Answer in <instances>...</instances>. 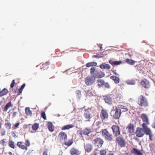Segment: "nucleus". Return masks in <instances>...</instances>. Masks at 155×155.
I'll return each instance as SVG.
<instances>
[{
    "instance_id": "34",
    "label": "nucleus",
    "mask_w": 155,
    "mask_h": 155,
    "mask_svg": "<svg viewBox=\"0 0 155 155\" xmlns=\"http://www.w3.org/2000/svg\"><path fill=\"white\" fill-rule=\"evenodd\" d=\"M8 144L9 147L13 149L15 148V142L14 141L12 140H9Z\"/></svg>"
},
{
    "instance_id": "10",
    "label": "nucleus",
    "mask_w": 155,
    "mask_h": 155,
    "mask_svg": "<svg viewBox=\"0 0 155 155\" xmlns=\"http://www.w3.org/2000/svg\"><path fill=\"white\" fill-rule=\"evenodd\" d=\"M79 134L81 137H83V135L88 136V134L92 132L91 129L86 128L82 130L78 131Z\"/></svg>"
},
{
    "instance_id": "11",
    "label": "nucleus",
    "mask_w": 155,
    "mask_h": 155,
    "mask_svg": "<svg viewBox=\"0 0 155 155\" xmlns=\"http://www.w3.org/2000/svg\"><path fill=\"white\" fill-rule=\"evenodd\" d=\"M111 129L113 131L114 135L115 137H117L120 134V130L119 127L117 125H113Z\"/></svg>"
},
{
    "instance_id": "33",
    "label": "nucleus",
    "mask_w": 155,
    "mask_h": 155,
    "mask_svg": "<svg viewBox=\"0 0 155 155\" xmlns=\"http://www.w3.org/2000/svg\"><path fill=\"white\" fill-rule=\"evenodd\" d=\"M125 61L131 65H133L135 63V62L133 60L128 58L125 59Z\"/></svg>"
},
{
    "instance_id": "8",
    "label": "nucleus",
    "mask_w": 155,
    "mask_h": 155,
    "mask_svg": "<svg viewBox=\"0 0 155 155\" xmlns=\"http://www.w3.org/2000/svg\"><path fill=\"white\" fill-rule=\"evenodd\" d=\"M116 142L121 147H124L126 144L125 139L123 137H119L116 138Z\"/></svg>"
},
{
    "instance_id": "26",
    "label": "nucleus",
    "mask_w": 155,
    "mask_h": 155,
    "mask_svg": "<svg viewBox=\"0 0 155 155\" xmlns=\"http://www.w3.org/2000/svg\"><path fill=\"white\" fill-rule=\"evenodd\" d=\"M105 75L104 73L102 71H100L98 72L95 74V77L97 78H101L104 77Z\"/></svg>"
},
{
    "instance_id": "59",
    "label": "nucleus",
    "mask_w": 155,
    "mask_h": 155,
    "mask_svg": "<svg viewBox=\"0 0 155 155\" xmlns=\"http://www.w3.org/2000/svg\"><path fill=\"white\" fill-rule=\"evenodd\" d=\"M108 155H114L113 153H109V154H108Z\"/></svg>"
},
{
    "instance_id": "36",
    "label": "nucleus",
    "mask_w": 155,
    "mask_h": 155,
    "mask_svg": "<svg viewBox=\"0 0 155 155\" xmlns=\"http://www.w3.org/2000/svg\"><path fill=\"white\" fill-rule=\"evenodd\" d=\"M25 84H23L21 86L20 88L18 90V95L22 93L23 90V89L25 87Z\"/></svg>"
},
{
    "instance_id": "30",
    "label": "nucleus",
    "mask_w": 155,
    "mask_h": 155,
    "mask_svg": "<svg viewBox=\"0 0 155 155\" xmlns=\"http://www.w3.org/2000/svg\"><path fill=\"white\" fill-rule=\"evenodd\" d=\"M8 92V90L6 88H4L0 92V97H2L6 95Z\"/></svg>"
},
{
    "instance_id": "15",
    "label": "nucleus",
    "mask_w": 155,
    "mask_h": 155,
    "mask_svg": "<svg viewBox=\"0 0 155 155\" xmlns=\"http://www.w3.org/2000/svg\"><path fill=\"white\" fill-rule=\"evenodd\" d=\"M84 116L86 119V121H89L90 119L91 118L90 111L87 109H86L85 110Z\"/></svg>"
},
{
    "instance_id": "51",
    "label": "nucleus",
    "mask_w": 155,
    "mask_h": 155,
    "mask_svg": "<svg viewBox=\"0 0 155 155\" xmlns=\"http://www.w3.org/2000/svg\"><path fill=\"white\" fill-rule=\"evenodd\" d=\"M17 112H13L12 114V115L13 117H15L16 116V115L17 114Z\"/></svg>"
},
{
    "instance_id": "47",
    "label": "nucleus",
    "mask_w": 155,
    "mask_h": 155,
    "mask_svg": "<svg viewBox=\"0 0 155 155\" xmlns=\"http://www.w3.org/2000/svg\"><path fill=\"white\" fill-rule=\"evenodd\" d=\"M95 69L94 67H92L91 68V74L92 75H94V72Z\"/></svg>"
},
{
    "instance_id": "55",
    "label": "nucleus",
    "mask_w": 155,
    "mask_h": 155,
    "mask_svg": "<svg viewBox=\"0 0 155 155\" xmlns=\"http://www.w3.org/2000/svg\"><path fill=\"white\" fill-rule=\"evenodd\" d=\"M100 50H101L102 49V45L101 44H100Z\"/></svg>"
},
{
    "instance_id": "9",
    "label": "nucleus",
    "mask_w": 155,
    "mask_h": 155,
    "mask_svg": "<svg viewBox=\"0 0 155 155\" xmlns=\"http://www.w3.org/2000/svg\"><path fill=\"white\" fill-rule=\"evenodd\" d=\"M100 116L102 121H106L108 118V114L106 110L102 109Z\"/></svg>"
},
{
    "instance_id": "45",
    "label": "nucleus",
    "mask_w": 155,
    "mask_h": 155,
    "mask_svg": "<svg viewBox=\"0 0 155 155\" xmlns=\"http://www.w3.org/2000/svg\"><path fill=\"white\" fill-rule=\"evenodd\" d=\"M120 108L122 109H123L124 111V112H127L128 111V109L126 107L121 105L120 106Z\"/></svg>"
},
{
    "instance_id": "44",
    "label": "nucleus",
    "mask_w": 155,
    "mask_h": 155,
    "mask_svg": "<svg viewBox=\"0 0 155 155\" xmlns=\"http://www.w3.org/2000/svg\"><path fill=\"white\" fill-rule=\"evenodd\" d=\"M20 124L19 123H17L13 125L12 128L14 129L17 128Z\"/></svg>"
},
{
    "instance_id": "13",
    "label": "nucleus",
    "mask_w": 155,
    "mask_h": 155,
    "mask_svg": "<svg viewBox=\"0 0 155 155\" xmlns=\"http://www.w3.org/2000/svg\"><path fill=\"white\" fill-rule=\"evenodd\" d=\"M114 114L113 115V117L116 119H119L121 115V109L119 108H116L114 110Z\"/></svg>"
},
{
    "instance_id": "14",
    "label": "nucleus",
    "mask_w": 155,
    "mask_h": 155,
    "mask_svg": "<svg viewBox=\"0 0 155 155\" xmlns=\"http://www.w3.org/2000/svg\"><path fill=\"white\" fill-rule=\"evenodd\" d=\"M141 84L142 86L145 88H148L150 87V83L148 80L144 78L141 81Z\"/></svg>"
},
{
    "instance_id": "21",
    "label": "nucleus",
    "mask_w": 155,
    "mask_h": 155,
    "mask_svg": "<svg viewBox=\"0 0 155 155\" xmlns=\"http://www.w3.org/2000/svg\"><path fill=\"white\" fill-rule=\"evenodd\" d=\"M70 152L71 155H79L80 153L79 150L74 148L70 150Z\"/></svg>"
},
{
    "instance_id": "17",
    "label": "nucleus",
    "mask_w": 155,
    "mask_h": 155,
    "mask_svg": "<svg viewBox=\"0 0 155 155\" xmlns=\"http://www.w3.org/2000/svg\"><path fill=\"white\" fill-rule=\"evenodd\" d=\"M84 149L85 151L87 153L91 151L93 149L92 146L89 143H87L84 145Z\"/></svg>"
},
{
    "instance_id": "58",
    "label": "nucleus",
    "mask_w": 155,
    "mask_h": 155,
    "mask_svg": "<svg viewBox=\"0 0 155 155\" xmlns=\"http://www.w3.org/2000/svg\"><path fill=\"white\" fill-rule=\"evenodd\" d=\"M9 154H10V155H12V153L11 152H9V153H8Z\"/></svg>"
},
{
    "instance_id": "22",
    "label": "nucleus",
    "mask_w": 155,
    "mask_h": 155,
    "mask_svg": "<svg viewBox=\"0 0 155 155\" xmlns=\"http://www.w3.org/2000/svg\"><path fill=\"white\" fill-rule=\"evenodd\" d=\"M109 62L112 66H114L120 64L122 63V61H116L110 60L109 61Z\"/></svg>"
},
{
    "instance_id": "39",
    "label": "nucleus",
    "mask_w": 155,
    "mask_h": 155,
    "mask_svg": "<svg viewBox=\"0 0 155 155\" xmlns=\"http://www.w3.org/2000/svg\"><path fill=\"white\" fill-rule=\"evenodd\" d=\"M5 127L8 129H11V124L10 123H6L5 124Z\"/></svg>"
},
{
    "instance_id": "4",
    "label": "nucleus",
    "mask_w": 155,
    "mask_h": 155,
    "mask_svg": "<svg viewBox=\"0 0 155 155\" xmlns=\"http://www.w3.org/2000/svg\"><path fill=\"white\" fill-rule=\"evenodd\" d=\"M101 132L102 136L105 140L109 141H112L113 139V135L107 129H102L101 130Z\"/></svg>"
},
{
    "instance_id": "50",
    "label": "nucleus",
    "mask_w": 155,
    "mask_h": 155,
    "mask_svg": "<svg viewBox=\"0 0 155 155\" xmlns=\"http://www.w3.org/2000/svg\"><path fill=\"white\" fill-rule=\"evenodd\" d=\"M112 72L115 75H119L116 72V70H112Z\"/></svg>"
},
{
    "instance_id": "35",
    "label": "nucleus",
    "mask_w": 155,
    "mask_h": 155,
    "mask_svg": "<svg viewBox=\"0 0 155 155\" xmlns=\"http://www.w3.org/2000/svg\"><path fill=\"white\" fill-rule=\"evenodd\" d=\"M39 127V124L37 123H35L34 124H33L32 127V129L36 131V130H38Z\"/></svg>"
},
{
    "instance_id": "46",
    "label": "nucleus",
    "mask_w": 155,
    "mask_h": 155,
    "mask_svg": "<svg viewBox=\"0 0 155 155\" xmlns=\"http://www.w3.org/2000/svg\"><path fill=\"white\" fill-rule=\"evenodd\" d=\"M100 155H106V151L104 150H102L100 151Z\"/></svg>"
},
{
    "instance_id": "48",
    "label": "nucleus",
    "mask_w": 155,
    "mask_h": 155,
    "mask_svg": "<svg viewBox=\"0 0 155 155\" xmlns=\"http://www.w3.org/2000/svg\"><path fill=\"white\" fill-rule=\"evenodd\" d=\"M15 84H16L15 82V80H13L12 83L10 84V87L11 88H13L14 86L15 85Z\"/></svg>"
},
{
    "instance_id": "12",
    "label": "nucleus",
    "mask_w": 155,
    "mask_h": 155,
    "mask_svg": "<svg viewBox=\"0 0 155 155\" xmlns=\"http://www.w3.org/2000/svg\"><path fill=\"white\" fill-rule=\"evenodd\" d=\"M141 118L143 122V124H144L147 125L150 124V120L149 117L147 114L143 113L141 114Z\"/></svg>"
},
{
    "instance_id": "31",
    "label": "nucleus",
    "mask_w": 155,
    "mask_h": 155,
    "mask_svg": "<svg viewBox=\"0 0 155 155\" xmlns=\"http://www.w3.org/2000/svg\"><path fill=\"white\" fill-rule=\"evenodd\" d=\"M146 135H149L150 140L151 141H152V137L153 136V134H152V132L151 131V130L150 128L148 130V132H147Z\"/></svg>"
},
{
    "instance_id": "42",
    "label": "nucleus",
    "mask_w": 155,
    "mask_h": 155,
    "mask_svg": "<svg viewBox=\"0 0 155 155\" xmlns=\"http://www.w3.org/2000/svg\"><path fill=\"white\" fill-rule=\"evenodd\" d=\"M41 117L44 120H45L46 119V114L45 112H42L41 114Z\"/></svg>"
},
{
    "instance_id": "32",
    "label": "nucleus",
    "mask_w": 155,
    "mask_h": 155,
    "mask_svg": "<svg viewBox=\"0 0 155 155\" xmlns=\"http://www.w3.org/2000/svg\"><path fill=\"white\" fill-rule=\"evenodd\" d=\"M97 63L95 62H89L86 64V66L87 67L91 66H95L97 65Z\"/></svg>"
},
{
    "instance_id": "53",
    "label": "nucleus",
    "mask_w": 155,
    "mask_h": 155,
    "mask_svg": "<svg viewBox=\"0 0 155 155\" xmlns=\"http://www.w3.org/2000/svg\"><path fill=\"white\" fill-rule=\"evenodd\" d=\"M105 87L107 88H109L110 87V85L109 84L107 83H106L105 84Z\"/></svg>"
},
{
    "instance_id": "1",
    "label": "nucleus",
    "mask_w": 155,
    "mask_h": 155,
    "mask_svg": "<svg viewBox=\"0 0 155 155\" xmlns=\"http://www.w3.org/2000/svg\"><path fill=\"white\" fill-rule=\"evenodd\" d=\"M141 125L142 128L137 127L135 132L136 136L139 137H142L145 134H146L150 128L144 124H142Z\"/></svg>"
},
{
    "instance_id": "37",
    "label": "nucleus",
    "mask_w": 155,
    "mask_h": 155,
    "mask_svg": "<svg viewBox=\"0 0 155 155\" xmlns=\"http://www.w3.org/2000/svg\"><path fill=\"white\" fill-rule=\"evenodd\" d=\"M25 113L27 115H29L30 116H31L32 114L31 111L30 110L29 107H27L25 108Z\"/></svg>"
},
{
    "instance_id": "23",
    "label": "nucleus",
    "mask_w": 155,
    "mask_h": 155,
    "mask_svg": "<svg viewBox=\"0 0 155 155\" xmlns=\"http://www.w3.org/2000/svg\"><path fill=\"white\" fill-rule=\"evenodd\" d=\"M47 127L49 130L51 132H52L54 130V127L52 123L51 122H49L47 124Z\"/></svg>"
},
{
    "instance_id": "3",
    "label": "nucleus",
    "mask_w": 155,
    "mask_h": 155,
    "mask_svg": "<svg viewBox=\"0 0 155 155\" xmlns=\"http://www.w3.org/2000/svg\"><path fill=\"white\" fill-rule=\"evenodd\" d=\"M137 103L140 106L144 107H147L149 106L147 98L142 95H140L138 97Z\"/></svg>"
},
{
    "instance_id": "19",
    "label": "nucleus",
    "mask_w": 155,
    "mask_h": 155,
    "mask_svg": "<svg viewBox=\"0 0 155 155\" xmlns=\"http://www.w3.org/2000/svg\"><path fill=\"white\" fill-rule=\"evenodd\" d=\"M13 106V104L12 103L11 101H10L5 105L4 108L3 109V111L4 112H6L10 107H12Z\"/></svg>"
},
{
    "instance_id": "6",
    "label": "nucleus",
    "mask_w": 155,
    "mask_h": 155,
    "mask_svg": "<svg viewBox=\"0 0 155 155\" xmlns=\"http://www.w3.org/2000/svg\"><path fill=\"white\" fill-rule=\"evenodd\" d=\"M30 145V143L29 140H26L25 141V143L22 142H18L17 143V146L20 148L22 150H28L27 147H29Z\"/></svg>"
},
{
    "instance_id": "7",
    "label": "nucleus",
    "mask_w": 155,
    "mask_h": 155,
    "mask_svg": "<svg viewBox=\"0 0 155 155\" xmlns=\"http://www.w3.org/2000/svg\"><path fill=\"white\" fill-rule=\"evenodd\" d=\"M104 142L102 139L97 137L92 140V143L95 147L100 148L102 147Z\"/></svg>"
},
{
    "instance_id": "18",
    "label": "nucleus",
    "mask_w": 155,
    "mask_h": 155,
    "mask_svg": "<svg viewBox=\"0 0 155 155\" xmlns=\"http://www.w3.org/2000/svg\"><path fill=\"white\" fill-rule=\"evenodd\" d=\"M134 127L133 124L131 123H130L127 127V129H128L130 134H133L134 133Z\"/></svg>"
},
{
    "instance_id": "56",
    "label": "nucleus",
    "mask_w": 155,
    "mask_h": 155,
    "mask_svg": "<svg viewBox=\"0 0 155 155\" xmlns=\"http://www.w3.org/2000/svg\"><path fill=\"white\" fill-rule=\"evenodd\" d=\"M98 155V153L96 152H95L94 154L93 155Z\"/></svg>"
},
{
    "instance_id": "27",
    "label": "nucleus",
    "mask_w": 155,
    "mask_h": 155,
    "mask_svg": "<svg viewBox=\"0 0 155 155\" xmlns=\"http://www.w3.org/2000/svg\"><path fill=\"white\" fill-rule=\"evenodd\" d=\"M110 78L111 79L113 80L116 84H118L120 82V79L117 76H113L110 77Z\"/></svg>"
},
{
    "instance_id": "60",
    "label": "nucleus",
    "mask_w": 155,
    "mask_h": 155,
    "mask_svg": "<svg viewBox=\"0 0 155 155\" xmlns=\"http://www.w3.org/2000/svg\"><path fill=\"white\" fill-rule=\"evenodd\" d=\"M97 123H98V124H100V122H98Z\"/></svg>"
},
{
    "instance_id": "20",
    "label": "nucleus",
    "mask_w": 155,
    "mask_h": 155,
    "mask_svg": "<svg viewBox=\"0 0 155 155\" xmlns=\"http://www.w3.org/2000/svg\"><path fill=\"white\" fill-rule=\"evenodd\" d=\"M104 100L105 102L109 104H111L112 103V98L110 96L107 95L105 96Z\"/></svg>"
},
{
    "instance_id": "25",
    "label": "nucleus",
    "mask_w": 155,
    "mask_h": 155,
    "mask_svg": "<svg viewBox=\"0 0 155 155\" xmlns=\"http://www.w3.org/2000/svg\"><path fill=\"white\" fill-rule=\"evenodd\" d=\"M100 67L102 69H108L110 68V66L109 64L105 63H102L100 65Z\"/></svg>"
},
{
    "instance_id": "57",
    "label": "nucleus",
    "mask_w": 155,
    "mask_h": 155,
    "mask_svg": "<svg viewBox=\"0 0 155 155\" xmlns=\"http://www.w3.org/2000/svg\"><path fill=\"white\" fill-rule=\"evenodd\" d=\"M3 102L2 101H0V106L3 103Z\"/></svg>"
},
{
    "instance_id": "16",
    "label": "nucleus",
    "mask_w": 155,
    "mask_h": 155,
    "mask_svg": "<svg viewBox=\"0 0 155 155\" xmlns=\"http://www.w3.org/2000/svg\"><path fill=\"white\" fill-rule=\"evenodd\" d=\"M130 152L134 155H143V154L140 150L135 148H133Z\"/></svg>"
},
{
    "instance_id": "54",
    "label": "nucleus",
    "mask_w": 155,
    "mask_h": 155,
    "mask_svg": "<svg viewBox=\"0 0 155 155\" xmlns=\"http://www.w3.org/2000/svg\"><path fill=\"white\" fill-rule=\"evenodd\" d=\"M43 155H48V153L46 150L43 151Z\"/></svg>"
},
{
    "instance_id": "38",
    "label": "nucleus",
    "mask_w": 155,
    "mask_h": 155,
    "mask_svg": "<svg viewBox=\"0 0 155 155\" xmlns=\"http://www.w3.org/2000/svg\"><path fill=\"white\" fill-rule=\"evenodd\" d=\"M76 94L78 98H80L81 97V93L80 90H77L76 91Z\"/></svg>"
},
{
    "instance_id": "52",
    "label": "nucleus",
    "mask_w": 155,
    "mask_h": 155,
    "mask_svg": "<svg viewBox=\"0 0 155 155\" xmlns=\"http://www.w3.org/2000/svg\"><path fill=\"white\" fill-rule=\"evenodd\" d=\"M11 134H12V135L13 137H15L16 136V134L13 131H12L11 132Z\"/></svg>"
},
{
    "instance_id": "49",
    "label": "nucleus",
    "mask_w": 155,
    "mask_h": 155,
    "mask_svg": "<svg viewBox=\"0 0 155 155\" xmlns=\"http://www.w3.org/2000/svg\"><path fill=\"white\" fill-rule=\"evenodd\" d=\"M1 136H3L5 135L6 134V131L5 130H3L1 132Z\"/></svg>"
},
{
    "instance_id": "28",
    "label": "nucleus",
    "mask_w": 155,
    "mask_h": 155,
    "mask_svg": "<svg viewBox=\"0 0 155 155\" xmlns=\"http://www.w3.org/2000/svg\"><path fill=\"white\" fill-rule=\"evenodd\" d=\"M74 127V126L73 124H68L63 126L62 127L61 129L62 130H68L73 127Z\"/></svg>"
},
{
    "instance_id": "43",
    "label": "nucleus",
    "mask_w": 155,
    "mask_h": 155,
    "mask_svg": "<svg viewBox=\"0 0 155 155\" xmlns=\"http://www.w3.org/2000/svg\"><path fill=\"white\" fill-rule=\"evenodd\" d=\"M103 56L102 54H97L95 55H94L93 56V58H102Z\"/></svg>"
},
{
    "instance_id": "29",
    "label": "nucleus",
    "mask_w": 155,
    "mask_h": 155,
    "mask_svg": "<svg viewBox=\"0 0 155 155\" xmlns=\"http://www.w3.org/2000/svg\"><path fill=\"white\" fill-rule=\"evenodd\" d=\"M97 85L99 87H101V86L104 85L105 82L102 79H99L97 80Z\"/></svg>"
},
{
    "instance_id": "40",
    "label": "nucleus",
    "mask_w": 155,
    "mask_h": 155,
    "mask_svg": "<svg viewBox=\"0 0 155 155\" xmlns=\"http://www.w3.org/2000/svg\"><path fill=\"white\" fill-rule=\"evenodd\" d=\"M6 143V139H3L0 141V144L3 146H5Z\"/></svg>"
},
{
    "instance_id": "24",
    "label": "nucleus",
    "mask_w": 155,
    "mask_h": 155,
    "mask_svg": "<svg viewBox=\"0 0 155 155\" xmlns=\"http://www.w3.org/2000/svg\"><path fill=\"white\" fill-rule=\"evenodd\" d=\"M50 64L49 62H46L44 64H43L41 67V69L42 70H45L48 69V65Z\"/></svg>"
},
{
    "instance_id": "41",
    "label": "nucleus",
    "mask_w": 155,
    "mask_h": 155,
    "mask_svg": "<svg viewBox=\"0 0 155 155\" xmlns=\"http://www.w3.org/2000/svg\"><path fill=\"white\" fill-rule=\"evenodd\" d=\"M127 83L128 84L131 85H134L135 84V81L133 80L128 81Z\"/></svg>"
},
{
    "instance_id": "5",
    "label": "nucleus",
    "mask_w": 155,
    "mask_h": 155,
    "mask_svg": "<svg viewBox=\"0 0 155 155\" xmlns=\"http://www.w3.org/2000/svg\"><path fill=\"white\" fill-rule=\"evenodd\" d=\"M95 81V77L94 75L88 76L84 78V82L87 86H91Z\"/></svg>"
},
{
    "instance_id": "2",
    "label": "nucleus",
    "mask_w": 155,
    "mask_h": 155,
    "mask_svg": "<svg viewBox=\"0 0 155 155\" xmlns=\"http://www.w3.org/2000/svg\"><path fill=\"white\" fill-rule=\"evenodd\" d=\"M58 137L60 142L63 141L64 144L68 147L70 146L73 143L72 139L69 140L68 142L67 141L68 139L67 135L64 132H60L58 134Z\"/></svg>"
}]
</instances>
